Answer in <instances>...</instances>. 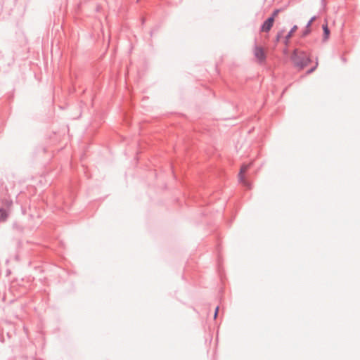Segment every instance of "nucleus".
Listing matches in <instances>:
<instances>
[{"label":"nucleus","instance_id":"obj_7","mask_svg":"<svg viewBox=\"0 0 360 360\" xmlns=\"http://www.w3.org/2000/svg\"><path fill=\"white\" fill-rule=\"evenodd\" d=\"M323 32H324V38L326 39H327L328 38L330 31H329L326 24L323 25Z\"/></svg>","mask_w":360,"mask_h":360},{"label":"nucleus","instance_id":"obj_6","mask_svg":"<svg viewBox=\"0 0 360 360\" xmlns=\"http://www.w3.org/2000/svg\"><path fill=\"white\" fill-rule=\"evenodd\" d=\"M8 217L7 212L3 208H0V220L4 221Z\"/></svg>","mask_w":360,"mask_h":360},{"label":"nucleus","instance_id":"obj_12","mask_svg":"<svg viewBox=\"0 0 360 360\" xmlns=\"http://www.w3.org/2000/svg\"><path fill=\"white\" fill-rule=\"evenodd\" d=\"M7 205L10 206L11 205V202H7Z\"/></svg>","mask_w":360,"mask_h":360},{"label":"nucleus","instance_id":"obj_3","mask_svg":"<svg viewBox=\"0 0 360 360\" xmlns=\"http://www.w3.org/2000/svg\"><path fill=\"white\" fill-rule=\"evenodd\" d=\"M253 52L255 57L259 63H263L266 60V52L262 46H256Z\"/></svg>","mask_w":360,"mask_h":360},{"label":"nucleus","instance_id":"obj_8","mask_svg":"<svg viewBox=\"0 0 360 360\" xmlns=\"http://www.w3.org/2000/svg\"><path fill=\"white\" fill-rule=\"evenodd\" d=\"M314 20H315V17L312 18L309 20V22H308V24H307V27H309L311 26V23L313 22V21H314Z\"/></svg>","mask_w":360,"mask_h":360},{"label":"nucleus","instance_id":"obj_2","mask_svg":"<svg viewBox=\"0 0 360 360\" xmlns=\"http://www.w3.org/2000/svg\"><path fill=\"white\" fill-rule=\"evenodd\" d=\"M251 166V163L250 164H244L241 166L240 172L238 174V181L243 185L247 186L248 188H250V184L245 179V173L249 169Z\"/></svg>","mask_w":360,"mask_h":360},{"label":"nucleus","instance_id":"obj_9","mask_svg":"<svg viewBox=\"0 0 360 360\" xmlns=\"http://www.w3.org/2000/svg\"><path fill=\"white\" fill-rule=\"evenodd\" d=\"M279 11L278 10H276L274 13L272 14V16L271 17H274V20L275 19V17L277 16L278 13Z\"/></svg>","mask_w":360,"mask_h":360},{"label":"nucleus","instance_id":"obj_10","mask_svg":"<svg viewBox=\"0 0 360 360\" xmlns=\"http://www.w3.org/2000/svg\"><path fill=\"white\" fill-rule=\"evenodd\" d=\"M317 65H318V63L316 62V66L314 68H312L310 70H309L307 72L308 73L312 72L315 70V68H316Z\"/></svg>","mask_w":360,"mask_h":360},{"label":"nucleus","instance_id":"obj_11","mask_svg":"<svg viewBox=\"0 0 360 360\" xmlns=\"http://www.w3.org/2000/svg\"><path fill=\"white\" fill-rule=\"evenodd\" d=\"M218 311H219V307H217V308H216V310H215V313H214V318H216V317H217V314H218Z\"/></svg>","mask_w":360,"mask_h":360},{"label":"nucleus","instance_id":"obj_5","mask_svg":"<svg viewBox=\"0 0 360 360\" xmlns=\"http://www.w3.org/2000/svg\"><path fill=\"white\" fill-rule=\"evenodd\" d=\"M297 26L295 25L292 28V30L290 31V32L287 34V36L285 37V44H286L288 43L289 39L292 37V36L297 31Z\"/></svg>","mask_w":360,"mask_h":360},{"label":"nucleus","instance_id":"obj_4","mask_svg":"<svg viewBox=\"0 0 360 360\" xmlns=\"http://www.w3.org/2000/svg\"><path fill=\"white\" fill-rule=\"evenodd\" d=\"M274 17L269 18L262 25V32H269L274 25Z\"/></svg>","mask_w":360,"mask_h":360},{"label":"nucleus","instance_id":"obj_1","mask_svg":"<svg viewBox=\"0 0 360 360\" xmlns=\"http://www.w3.org/2000/svg\"><path fill=\"white\" fill-rule=\"evenodd\" d=\"M292 59L296 67L302 70L307 67L310 63V57L305 53L299 50H295Z\"/></svg>","mask_w":360,"mask_h":360}]
</instances>
